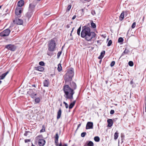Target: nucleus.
<instances>
[{
  "label": "nucleus",
  "instance_id": "nucleus-1",
  "mask_svg": "<svg viewBox=\"0 0 146 146\" xmlns=\"http://www.w3.org/2000/svg\"><path fill=\"white\" fill-rule=\"evenodd\" d=\"M95 32L91 31L90 27L88 26L82 27L81 36L87 41H94L96 38Z\"/></svg>",
  "mask_w": 146,
  "mask_h": 146
},
{
  "label": "nucleus",
  "instance_id": "nucleus-2",
  "mask_svg": "<svg viewBox=\"0 0 146 146\" xmlns=\"http://www.w3.org/2000/svg\"><path fill=\"white\" fill-rule=\"evenodd\" d=\"M63 90L65 93L64 95L65 98L67 99H70L71 101L73 99V95L74 92L73 89L71 88L68 85H65L63 87Z\"/></svg>",
  "mask_w": 146,
  "mask_h": 146
},
{
  "label": "nucleus",
  "instance_id": "nucleus-3",
  "mask_svg": "<svg viewBox=\"0 0 146 146\" xmlns=\"http://www.w3.org/2000/svg\"><path fill=\"white\" fill-rule=\"evenodd\" d=\"M74 72L72 70H68L64 76L65 82H68L71 81L74 76Z\"/></svg>",
  "mask_w": 146,
  "mask_h": 146
},
{
  "label": "nucleus",
  "instance_id": "nucleus-4",
  "mask_svg": "<svg viewBox=\"0 0 146 146\" xmlns=\"http://www.w3.org/2000/svg\"><path fill=\"white\" fill-rule=\"evenodd\" d=\"M55 41L52 39L49 41L48 45V50L50 51L53 52L55 50Z\"/></svg>",
  "mask_w": 146,
  "mask_h": 146
},
{
  "label": "nucleus",
  "instance_id": "nucleus-5",
  "mask_svg": "<svg viewBox=\"0 0 146 146\" xmlns=\"http://www.w3.org/2000/svg\"><path fill=\"white\" fill-rule=\"evenodd\" d=\"M36 139L38 141V144L40 146H43L45 145V141L42 139V135L37 136L36 137Z\"/></svg>",
  "mask_w": 146,
  "mask_h": 146
},
{
  "label": "nucleus",
  "instance_id": "nucleus-6",
  "mask_svg": "<svg viewBox=\"0 0 146 146\" xmlns=\"http://www.w3.org/2000/svg\"><path fill=\"white\" fill-rule=\"evenodd\" d=\"M11 31V27L7 29L4 30L0 33V36H8Z\"/></svg>",
  "mask_w": 146,
  "mask_h": 146
},
{
  "label": "nucleus",
  "instance_id": "nucleus-7",
  "mask_svg": "<svg viewBox=\"0 0 146 146\" xmlns=\"http://www.w3.org/2000/svg\"><path fill=\"white\" fill-rule=\"evenodd\" d=\"M13 22L19 25H22L23 23L22 20L17 17L15 18V19L13 21Z\"/></svg>",
  "mask_w": 146,
  "mask_h": 146
},
{
  "label": "nucleus",
  "instance_id": "nucleus-8",
  "mask_svg": "<svg viewBox=\"0 0 146 146\" xmlns=\"http://www.w3.org/2000/svg\"><path fill=\"white\" fill-rule=\"evenodd\" d=\"M5 48L8 50L12 51H14L16 49V46L14 45L9 44L6 46Z\"/></svg>",
  "mask_w": 146,
  "mask_h": 146
},
{
  "label": "nucleus",
  "instance_id": "nucleus-9",
  "mask_svg": "<svg viewBox=\"0 0 146 146\" xmlns=\"http://www.w3.org/2000/svg\"><path fill=\"white\" fill-rule=\"evenodd\" d=\"M22 8L21 7H17L15 11V13L18 17H20V14L21 13Z\"/></svg>",
  "mask_w": 146,
  "mask_h": 146
},
{
  "label": "nucleus",
  "instance_id": "nucleus-10",
  "mask_svg": "<svg viewBox=\"0 0 146 146\" xmlns=\"http://www.w3.org/2000/svg\"><path fill=\"white\" fill-rule=\"evenodd\" d=\"M93 128V122H88L87 123L86 129H92Z\"/></svg>",
  "mask_w": 146,
  "mask_h": 146
},
{
  "label": "nucleus",
  "instance_id": "nucleus-11",
  "mask_svg": "<svg viewBox=\"0 0 146 146\" xmlns=\"http://www.w3.org/2000/svg\"><path fill=\"white\" fill-rule=\"evenodd\" d=\"M27 93L32 96V97H34L36 95V94H34L33 92V90L32 89H30L27 92Z\"/></svg>",
  "mask_w": 146,
  "mask_h": 146
},
{
  "label": "nucleus",
  "instance_id": "nucleus-12",
  "mask_svg": "<svg viewBox=\"0 0 146 146\" xmlns=\"http://www.w3.org/2000/svg\"><path fill=\"white\" fill-rule=\"evenodd\" d=\"M43 84L44 86L48 87L49 84V79H45L43 82Z\"/></svg>",
  "mask_w": 146,
  "mask_h": 146
},
{
  "label": "nucleus",
  "instance_id": "nucleus-13",
  "mask_svg": "<svg viewBox=\"0 0 146 146\" xmlns=\"http://www.w3.org/2000/svg\"><path fill=\"white\" fill-rule=\"evenodd\" d=\"M33 15V12L30 10H29L28 12L25 15L28 19H29Z\"/></svg>",
  "mask_w": 146,
  "mask_h": 146
},
{
  "label": "nucleus",
  "instance_id": "nucleus-14",
  "mask_svg": "<svg viewBox=\"0 0 146 146\" xmlns=\"http://www.w3.org/2000/svg\"><path fill=\"white\" fill-rule=\"evenodd\" d=\"M24 4V2L23 0H20L18 1L17 3V7H21Z\"/></svg>",
  "mask_w": 146,
  "mask_h": 146
},
{
  "label": "nucleus",
  "instance_id": "nucleus-15",
  "mask_svg": "<svg viewBox=\"0 0 146 146\" xmlns=\"http://www.w3.org/2000/svg\"><path fill=\"white\" fill-rule=\"evenodd\" d=\"M35 7V6L34 5L32 4H30L29 6V10H30L31 11L33 12L34 9Z\"/></svg>",
  "mask_w": 146,
  "mask_h": 146
},
{
  "label": "nucleus",
  "instance_id": "nucleus-16",
  "mask_svg": "<svg viewBox=\"0 0 146 146\" xmlns=\"http://www.w3.org/2000/svg\"><path fill=\"white\" fill-rule=\"evenodd\" d=\"M35 69L36 70L42 72L44 70V68L41 66H38L37 67H36L35 68Z\"/></svg>",
  "mask_w": 146,
  "mask_h": 146
},
{
  "label": "nucleus",
  "instance_id": "nucleus-17",
  "mask_svg": "<svg viewBox=\"0 0 146 146\" xmlns=\"http://www.w3.org/2000/svg\"><path fill=\"white\" fill-rule=\"evenodd\" d=\"M9 72V71H8L2 74L1 76H0V80L3 79Z\"/></svg>",
  "mask_w": 146,
  "mask_h": 146
},
{
  "label": "nucleus",
  "instance_id": "nucleus-18",
  "mask_svg": "<svg viewBox=\"0 0 146 146\" xmlns=\"http://www.w3.org/2000/svg\"><path fill=\"white\" fill-rule=\"evenodd\" d=\"M107 122L108 123V127H111L113 125L112 120L111 119H108L107 120Z\"/></svg>",
  "mask_w": 146,
  "mask_h": 146
},
{
  "label": "nucleus",
  "instance_id": "nucleus-19",
  "mask_svg": "<svg viewBox=\"0 0 146 146\" xmlns=\"http://www.w3.org/2000/svg\"><path fill=\"white\" fill-rule=\"evenodd\" d=\"M62 111L61 108H60L58 111L57 112V119H59L61 117V114Z\"/></svg>",
  "mask_w": 146,
  "mask_h": 146
},
{
  "label": "nucleus",
  "instance_id": "nucleus-20",
  "mask_svg": "<svg viewBox=\"0 0 146 146\" xmlns=\"http://www.w3.org/2000/svg\"><path fill=\"white\" fill-rule=\"evenodd\" d=\"M70 85L72 89L74 90H75L76 88V85L75 83L73 82H72V83H70Z\"/></svg>",
  "mask_w": 146,
  "mask_h": 146
},
{
  "label": "nucleus",
  "instance_id": "nucleus-21",
  "mask_svg": "<svg viewBox=\"0 0 146 146\" xmlns=\"http://www.w3.org/2000/svg\"><path fill=\"white\" fill-rule=\"evenodd\" d=\"M124 12L122 11L119 17V19L120 21H122L124 18Z\"/></svg>",
  "mask_w": 146,
  "mask_h": 146
},
{
  "label": "nucleus",
  "instance_id": "nucleus-22",
  "mask_svg": "<svg viewBox=\"0 0 146 146\" xmlns=\"http://www.w3.org/2000/svg\"><path fill=\"white\" fill-rule=\"evenodd\" d=\"M105 54V51H103L101 52L100 55L98 57V58L99 59H102L104 56Z\"/></svg>",
  "mask_w": 146,
  "mask_h": 146
},
{
  "label": "nucleus",
  "instance_id": "nucleus-23",
  "mask_svg": "<svg viewBox=\"0 0 146 146\" xmlns=\"http://www.w3.org/2000/svg\"><path fill=\"white\" fill-rule=\"evenodd\" d=\"M76 102V100H74L73 102L71 103L69 107V109H72L73 107L74 106L75 103Z\"/></svg>",
  "mask_w": 146,
  "mask_h": 146
},
{
  "label": "nucleus",
  "instance_id": "nucleus-24",
  "mask_svg": "<svg viewBox=\"0 0 146 146\" xmlns=\"http://www.w3.org/2000/svg\"><path fill=\"white\" fill-rule=\"evenodd\" d=\"M94 143L92 141H89L86 144L84 145V146H93Z\"/></svg>",
  "mask_w": 146,
  "mask_h": 146
},
{
  "label": "nucleus",
  "instance_id": "nucleus-25",
  "mask_svg": "<svg viewBox=\"0 0 146 146\" xmlns=\"http://www.w3.org/2000/svg\"><path fill=\"white\" fill-rule=\"evenodd\" d=\"M57 69L59 72H60L62 70V67L60 64H58V65Z\"/></svg>",
  "mask_w": 146,
  "mask_h": 146
},
{
  "label": "nucleus",
  "instance_id": "nucleus-26",
  "mask_svg": "<svg viewBox=\"0 0 146 146\" xmlns=\"http://www.w3.org/2000/svg\"><path fill=\"white\" fill-rule=\"evenodd\" d=\"M129 50L128 49H125L123 52L121 56L120 57V58L122 56L124 55L125 54H127V53L129 52Z\"/></svg>",
  "mask_w": 146,
  "mask_h": 146
},
{
  "label": "nucleus",
  "instance_id": "nucleus-27",
  "mask_svg": "<svg viewBox=\"0 0 146 146\" xmlns=\"http://www.w3.org/2000/svg\"><path fill=\"white\" fill-rule=\"evenodd\" d=\"M119 133L117 132H116L114 134V139L116 140L117 139L118 137Z\"/></svg>",
  "mask_w": 146,
  "mask_h": 146
},
{
  "label": "nucleus",
  "instance_id": "nucleus-28",
  "mask_svg": "<svg viewBox=\"0 0 146 146\" xmlns=\"http://www.w3.org/2000/svg\"><path fill=\"white\" fill-rule=\"evenodd\" d=\"M94 139L96 142H98L100 141V139L98 136H96L94 137Z\"/></svg>",
  "mask_w": 146,
  "mask_h": 146
},
{
  "label": "nucleus",
  "instance_id": "nucleus-29",
  "mask_svg": "<svg viewBox=\"0 0 146 146\" xmlns=\"http://www.w3.org/2000/svg\"><path fill=\"white\" fill-rule=\"evenodd\" d=\"M91 27H92L93 28H95L96 27V26L95 24V23H94L93 22V21H92L91 22Z\"/></svg>",
  "mask_w": 146,
  "mask_h": 146
},
{
  "label": "nucleus",
  "instance_id": "nucleus-30",
  "mask_svg": "<svg viewBox=\"0 0 146 146\" xmlns=\"http://www.w3.org/2000/svg\"><path fill=\"white\" fill-rule=\"evenodd\" d=\"M123 41V39L122 37H120L119 38L118 40V42H122Z\"/></svg>",
  "mask_w": 146,
  "mask_h": 146
},
{
  "label": "nucleus",
  "instance_id": "nucleus-31",
  "mask_svg": "<svg viewBox=\"0 0 146 146\" xmlns=\"http://www.w3.org/2000/svg\"><path fill=\"white\" fill-rule=\"evenodd\" d=\"M40 99L39 98H37L35 99V102L37 103H38L40 102Z\"/></svg>",
  "mask_w": 146,
  "mask_h": 146
},
{
  "label": "nucleus",
  "instance_id": "nucleus-32",
  "mask_svg": "<svg viewBox=\"0 0 146 146\" xmlns=\"http://www.w3.org/2000/svg\"><path fill=\"white\" fill-rule=\"evenodd\" d=\"M81 27L80 26L79 27V28L78 29L77 31V34L79 36L80 35V33L81 31Z\"/></svg>",
  "mask_w": 146,
  "mask_h": 146
},
{
  "label": "nucleus",
  "instance_id": "nucleus-33",
  "mask_svg": "<svg viewBox=\"0 0 146 146\" xmlns=\"http://www.w3.org/2000/svg\"><path fill=\"white\" fill-rule=\"evenodd\" d=\"M129 65V66H132L133 65V63L132 61H130L128 63Z\"/></svg>",
  "mask_w": 146,
  "mask_h": 146
},
{
  "label": "nucleus",
  "instance_id": "nucleus-34",
  "mask_svg": "<svg viewBox=\"0 0 146 146\" xmlns=\"http://www.w3.org/2000/svg\"><path fill=\"white\" fill-rule=\"evenodd\" d=\"M71 7V6L70 5H68L66 11H70Z\"/></svg>",
  "mask_w": 146,
  "mask_h": 146
},
{
  "label": "nucleus",
  "instance_id": "nucleus-35",
  "mask_svg": "<svg viewBox=\"0 0 146 146\" xmlns=\"http://www.w3.org/2000/svg\"><path fill=\"white\" fill-rule=\"evenodd\" d=\"M112 43V42L111 40H110L109 41V42H108V44H107V46H110L111 45Z\"/></svg>",
  "mask_w": 146,
  "mask_h": 146
},
{
  "label": "nucleus",
  "instance_id": "nucleus-36",
  "mask_svg": "<svg viewBox=\"0 0 146 146\" xmlns=\"http://www.w3.org/2000/svg\"><path fill=\"white\" fill-rule=\"evenodd\" d=\"M39 64L40 66H43L44 65V63L43 61H41L39 62Z\"/></svg>",
  "mask_w": 146,
  "mask_h": 146
},
{
  "label": "nucleus",
  "instance_id": "nucleus-37",
  "mask_svg": "<svg viewBox=\"0 0 146 146\" xmlns=\"http://www.w3.org/2000/svg\"><path fill=\"white\" fill-rule=\"evenodd\" d=\"M136 23L135 22H134L131 26V28L132 29H134L136 26Z\"/></svg>",
  "mask_w": 146,
  "mask_h": 146
},
{
  "label": "nucleus",
  "instance_id": "nucleus-38",
  "mask_svg": "<svg viewBox=\"0 0 146 146\" xmlns=\"http://www.w3.org/2000/svg\"><path fill=\"white\" fill-rule=\"evenodd\" d=\"M86 132H83L81 134V136L82 137H84L86 135Z\"/></svg>",
  "mask_w": 146,
  "mask_h": 146
},
{
  "label": "nucleus",
  "instance_id": "nucleus-39",
  "mask_svg": "<svg viewBox=\"0 0 146 146\" xmlns=\"http://www.w3.org/2000/svg\"><path fill=\"white\" fill-rule=\"evenodd\" d=\"M91 14L93 15H94L96 14L95 11L94 10H92L91 11Z\"/></svg>",
  "mask_w": 146,
  "mask_h": 146
},
{
  "label": "nucleus",
  "instance_id": "nucleus-40",
  "mask_svg": "<svg viewBox=\"0 0 146 146\" xmlns=\"http://www.w3.org/2000/svg\"><path fill=\"white\" fill-rule=\"evenodd\" d=\"M61 53H62L61 51L59 52H58V53L57 54V55L58 58L60 57L61 54Z\"/></svg>",
  "mask_w": 146,
  "mask_h": 146
},
{
  "label": "nucleus",
  "instance_id": "nucleus-41",
  "mask_svg": "<svg viewBox=\"0 0 146 146\" xmlns=\"http://www.w3.org/2000/svg\"><path fill=\"white\" fill-rule=\"evenodd\" d=\"M115 64V62L114 61H112L111 64H110V66H111V67H113V66Z\"/></svg>",
  "mask_w": 146,
  "mask_h": 146
},
{
  "label": "nucleus",
  "instance_id": "nucleus-42",
  "mask_svg": "<svg viewBox=\"0 0 146 146\" xmlns=\"http://www.w3.org/2000/svg\"><path fill=\"white\" fill-rule=\"evenodd\" d=\"M59 138V136L58 133H56L55 136V139H58Z\"/></svg>",
  "mask_w": 146,
  "mask_h": 146
},
{
  "label": "nucleus",
  "instance_id": "nucleus-43",
  "mask_svg": "<svg viewBox=\"0 0 146 146\" xmlns=\"http://www.w3.org/2000/svg\"><path fill=\"white\" fill-rule=\"evenodd\" d=\"M47 54L48 56H52V53L51 52H50V51H48Z\"/></svg>",
  "mask_w": 146,
  "mask_h": 146
},
{
  "label": "nucleus",
  "instance_id": "nucleus-44",
  "mask_svg": "<svg viewBox=\"0 0 146 146\" xmlns=\"http://www.w3.org/2000/svg\"><path fill=\"white\" fill-rule=\"evenodd\" d=\"M59 146H67V145L66 144H64L63 145H62L61 142H60L59 145Z\"/></svg>",
  "mask_w": 146,
  "mask_h": 146
},
{
  "label": "nucleus",
  "instance_id": "nucleus-45",
  "mask_svg": "<svg viewBox=\"0 0 146 146\" xmlns=\"http://www.w3.org/2000/svg\"><path fill=\"white\" fill-rule=\"evenodd\" d=\"M110 114L111 115L113 114L114 113V111L113 110H111L110 111Z\"/></svg>",
  "mask_w": 146,
  "mask_h": 146
},
{
  "label": "nucleus",
  "instance_id": "nucleus-46",
  "mask_svg": "<svg viewBox=\"0 0 146 146\" xmlns=\"http://www.w3.org/2000/svg\"><path fill=\"white\" fill-rule=\"evenodd\" d=\"M31 141V140L29 139H25V143H27L28 142H29Z\"/></svg>",
  "mask_w": 146,
  "mask_h": 146
},
{
  "label": "nucleus",
  "instance_id": "nucleus-47",
  "mask_svg": "<svg viewBox=\"0 0 146 146\" xmlns=\"http://www.w3.org/2000/svg\"><path fill=\"white\" fill-rule=\"evenodd\" d=\"M58 142V139H55V143L56 144V145L57 146L58 145V144H57Z\"/></svg>",
  "mask_w": 146,
  "mask_h": 146
},
{
  "label": "nucleus",
  "instance_id": "nucleus-48",
  "mask_svg": "<svg viewBox=\"0 0 146 146\" xmlns=\"http://www.w3.org/2000/svg\"><path fill=\"white\" fill-rule=\"evenodd\" d=\"M45 131V129H41L40 130V132H43L44 131Z\"/></svg>",
  "mask_w": 146,
  "mask_h": 146
},
{
  "label": "nucleus",
  "instance_id": "nucleus-49",
  "mask_svg": "<svg viewBox=\"0 0 146 146\" xmlns=\"http://www.w3.org/2000/svg\"><path fill=\"white\" fill-rule=\"evenodd\" d=\"M65 107L66 108H68V104L67 103L66 104H65Z\"/></svg>",
  "mask_w": 146,
  "mask_h": 146
},
{
  "label": "nucleus",
  "instance_id": "nucleus-50",
  "mask_svg": "<svg viewBox=\"0 0 146 146\" xmlns=\"http://www.w3.org/2000/svg\"><path fill=\"white\" fill-rule=\"evenodd\" d=\"M76 15H74V16L72 17V20H74L75 19V18L76 17Z\"/></svg>",
  "mask_w": 146,
  "mask_h": 146
},
{
  "label": "nucleus",
  "instance_id": "nucleus-51",
  "mask_svg": "<svg viewBox=\"0 0 146 146\" xmlns=\"http://www.w3.org/2000/svg\"><path fill=\"white\" fill-rule=\"evenodd\" d=\"M81 125V124H79L78 125V127H77V129H78V128H79L80 126Z\"/></svg>",
  "mask_w": 146,
  "mask_h": 146
},
{
  "label": "nucleus",
  "instance_id": "nucleus-52",
  "mask_svg": "<svg viewBox=\"0 0 146 146\" xmlns=\"http://www.w3.org/2000/svg\"><path fill=\"white\" fill-rule=\"evenodd\" d=\"M133 83V82L132 80H131L130 82V84H132Z\"/></svg>",
  "mask_w": 146,
  "mask_h": 146
},
{
  "label": "nucleus",
  "instance_id": "nucleus-53",
  "mask_svg": "<svg viewBox=\"0 0 146 146\" xmlns=\"http://www.w3.org/2000/svg\"><path fill=\"white\" fill-rule=\"evenodd\" d=\"M83 10H84L83 9H82V11H80L81 13H83Z\"/></svg>",
  "mask_w": 146,
  "mask_h": 146
},
{
  "label": "nucleus",
  "instance_id": "nucleus-54",
  "mask_svg": "<svg viewBox=\"0 0 146 146\" xmlns=\"http://www.w3.org/2000/svg\"><path fill=\"white\" fill-rule=\"evenodd\" d=\"M32 86L34 87H35V84H33L32 85Z\"/></svg>",
  "mask_w": 146,
  "mask_h": 146
},
{
  "label": "nucleus",
  "instance_id": "nucleus-55",
  "mask_svg": "<svg viewBox=\"0 0 146 146\" xmlns=\"http://www.w3.org/2000/svg\"><path fill=\"white\" fill-rule=\"evenodd\" d=\"M66 27L67 28H69V25H67L66 26Z\"/></svg>",
  "mask_w": 146,
  "mask_h": 146
},
{
  "label": "nucleus",
  "instance_id": "nucleus-56",
  "mask_svg": "<svg viewBox=\"0 0 146 146\" xmlns=\"http://www.w3.org/2000/svg\"><path fill=\"white\" fill-rule=\"evenodd\" d=\"M74 29V28H73L72 29V31H71V33H72V31H73Z\"/></svg>",
  "mask_w": 146,
  "mask_h": 146
},
{
  "label": "nucleus",
  "instance_id": "nucleus-57",
  "mask_svg": "<svg viewBox=\"0 0 146 146\" xmlns=\"http://www.w3.org/2000/svg\"><path fill=\"white\" fill-rule=\"evenodd\" d=\"M63 103H64V104H65H65H67V103H66L65 102H63Z\"/></svg>",
  "mask_w": 146,
  "mask_h": 146
},
{
  "label": "nucleus",
  "instance_id": "nucleus-58",
  "mask_svg": "<svg viewBox=\"0 0 146 146\" xmlns=\"http://www.w3.org/2000/svg\"><path fill=\"white\" fill-rule=\"evenodd\" d=\"M99 42H100V41H99V40H98V41H97V43H99Z\"/></svg>",
  "mask_w": 146,
  "mask_h": 146
},
{
  "label": "nucleus",
  "instance_id": "nucleus-59",
  "mask_svg": "<svg viewBox=\"0 0 146 146\" xmlns=\"http://www.w3.org/2000/svg\"><path fill=\"white\" fill-rule=\"evenodd\" d=\"M2 6H1V5L0 6V9H1V8Z\"/></svg>",
  "mask_w": 146,
  "mask_h": 146
},
{
  "label": "nucleus",
  "instance_id": "nucleus-60",
  "mask_svg": "<svg viewBox=\"0 0 146 146\" xmlns=\"http://www.w3.org/2000/svg\"><path fill=\"white\" fill-rule=\"evenodd\" d=\"M2 81L1 80H0V84L1 83Z\"/></svg>",
  "mask_w": 146,
  "mask_h": 146
},
{
  "label": "nucleus",
  "instance_id": "nucleus-61",
  "mask_svg": "<svg viewBox=\"0 0 146 146\" xmlns=\"http://www.w3.org/2000/svg\"><path fill=\"white\" fill-rule=\"evenodd\" d=\"M70 36H72V33H70Z\"/></svg>",
  "mask_w": 146,
  "mask_h": 146
},
{
  "label": "nucleus",
  "instance_id": "nucleus-62",
  "mask_svg": "<svg viewBox=\"0 0 146 146\" xmlns=\"http://www.w3.org/2000/svg\"><path fill=\"white\" fill-rule=\"evenodd\" d=\"M123 142V140H122V142Z\"/></svg>",
  "mask_w": 146,
  "mask_h": 146
},
{
  "label": "nucleus",
  "instance_id": "nucleus-63",
  "mask_svg": "<svg viewBox=\"0 0 146 146\" xmlns=\"http://www.w3.org/2000/svg\"><path fill=\"white\" fill-rule=\"evenodd\" d=\"M101 60H100V63H101Z\"/></svg>",
  "mask_w": 146,
  "mask_h": 146
},
{
  "label": "nucleus",
  "instance_id": "nucleus-64",
  "mask_svg": "<svg viewBox=\"0 0 146 146\" xmlns=\"http://www.w3.org/2000/svg\"><path fill=\"white\" fill-rule=\"evenodd\" d=\"M84 0L85 1H88V0Z\"/></svg>",
  "mask_w": 146,
  "mask_h": 146
}]
</instances>
